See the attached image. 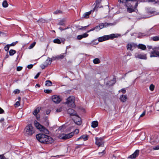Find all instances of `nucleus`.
I'll use <instances>...</instances> for the list:
<instances>
[{"mask_svg": "<svg viewBox=\"0 0 159 159\" xmlns=\"http://www.w3.org/2000/svg\"><path fill=\"white\" fill-rule=\"evenodd\" d=\"M105 149L106 148H104L102 151H100L98 153V154L99 157H102L106 153Z\"/></svg>", "mask_w": 159, "mask_h": 159, "instance_id": "19", "label": "nucleus"}, {"mask_svg": "<svg viewBox=\"0 0 159 159\" xmlns=\"http://www.w3.org/2000/svg\"><path fill=\"white\" fill-rule=\"evenodd\" d=\"M24 134L28 136H31L35 132V130L31 124L27 125L25 129Z\"/></svg>", "mask_w": 159, "mask_h": 159, "instance_id": "2", "label": "nucleus"}, {"mask_svg": "<svg viewBox=\"0 0 159 159\" xmlns=\"http://www.w3.org/2000/svg\"><path fill=\"white\" fill-rule=\"evenodd\" d=\"M120 91H121L123 93H125L126 92V91L124 89H122Z\"/></svg>", "mask_w": 159, "mask_h": 159, "instance_id": "60", "label": "nucleus"}, {"mask_svg": "<svg viewBox=\"0 0 159 159\" xmlns=\"http://www.w3.org/2000/svg\"><path fill=\"white\" fill-rule=\"evenodd\" d=\"M20 105V103L19 102H18V101L16 103V104H15V106H16V107H18V106H19Z\"/></svg>", "mask_w": 159, "mask_h": 159, "instance_id": "56", "label": "nucleus"}, {"mask_svg": "<svg viewBox=\"0 0 159 159\" xmlns=\"http://www.w3.org/2000/svg\"><path fill=\"white\" fill-rule=\"evenodd\" d=\"M135 57L136 58H139L142 59H147V57L145 55H143L142 54H136L135 55Z\"/></svg>", "mask_w": 159, "mask_h": 159, "instance_id": "14", "label": "nucleus"}, {"mask_svg": "<svg viewBox=\"0 0 159 159\" xmlns=\"http://www.w3.org/2000/svg\"><path fill=\"white\" fill-rule=\"evenodd\" d=\"M138 48H140L143 50H144L146 49V46L145 45L143 44H139Z\"/></svg>", "mask_w": 159, "mask_h": 159, "instance_id": "26", "label": "nucleus"}, {"mask_svg": "<svg viewBox=\"0 0 159 159\" xmlns=\"http://www.w3.org/2000/svg\"><path fill=\"white\" fill-rule=\"evenodd\" d=\"M4 112V111L0 107V114L3 113Z\"/></svg>", "mask_w": 159, "mask_h": 159, "instance_id": "59", "label": "nucleus"}, {"mask_svg": "<svg viewBox=\"0 0 159 159\" xmlns=\"http://www.w3.org/2000/svg\"><path fill=\"white\" fill-rule=\"evenodd\" d=\"M152 39L154 41H157L159 40V36H155L152 38Z\"/></svg>", "mask_w": 159, "mask_h": 159, "instance_id": "34", "label": "nucleus"}, {"mask_svg": "<svg viewBox=\"0 0 159 159\" xmlns=\"http://www.w3.org/2000/svg\"><path fill=\"white\" fill-rule=\"evenodd\" d=\"M89 136L87 135H82L79 138L77 139V140H78L80 139H83L84 141H86L88 139Z\"/></svg>", "mask_w": 159, "mask_h": 159, "instance_id": "18", "label": "nucleus"}, {"mask_svg": "<svg viewBox=\"0 0 159 159\" xmlns=\"http://www.w3.org/2000/svg\"><path fill=\"white\" fill-rule=\"evenodd\" d=\"M17 43V41H16L15 42L9 45V46H14L16 45Z\"/></svg>", "mask_w": 159, "mask_h": 159, "instance_id": "47", "label": "nucleus"}, {"mask_svg": "<svg viewBox=\"0 0 159 159\" xmlns=\"http://www.w3.org/2000/svg\"><path fill=\"white\" fill-rule=\"evenodd\" d=\"M35 126L38 129H39L40 130L42 128L40 126V125H40L39 123H38L37 121H35Z\"/></svg>", "mask_w": 159, "mask_h": 159, "instance_id": "28", "label": "nucleus"}, {"mask_svg": "<svg viewBox=\"0 0 159 159\" xmlns=\"http://www.w3.org/2000/svg\"><path fill=\"white\" fill-rule=\"evenodd\" d=\"M40 126L42 127L41 129L40 130V131H42L43 132V133L46 134H49V131L47 129H46L44 126L42 125H40Z\"/></svg>", "mask_w": 159, "mask_h": 159, "instance_id": "17", "label": "nucleus"}, {"mask_svg": "<svg viewBox=\"0 0 159 159\" xmlns=\"http://www.w3.org/2000/svg\"><path fill=\"white\" fill-rule=\"evenodd\" d=\"M95 140V144L98 147H102L104 146V142L102 138H98L96 137Z\"/></svg>", "mask_w": 159, "mask_h": 159, "instance_id": "7", "label": "nucleus"}, {"mask_svg": "<svg viewBox=\"0 0 159 159\" xmlns=\"http://www.w3.org/2000/svg\"><path fill=\"white\" fill-rule=\"evenodd\" d=\"M120 99L122 102H126L128 99L127 96L125 95H122L120 96Z\"/></svg>", "mask_w": 159, "mask_h": 159, "instance_id": "15", "label": "nucleus"}, {"mask_svg": "<svg viewBox=\"0 0 159 159\" xmlns=\"http://www.w3.org/2000/svg\"><path fill=\"white\" fill-rule=\"evenodd\" d=\"M139 151L138 150H136L133 154L129 156L128 158L131 159L135 158L139 155Z\"/></svg>", "mask_w": 159, "mask_h": 159, "instance_id": "11", "label": "nucleus"}, {"mask_svg": "<svg viewBox=\"0 0 159 159\" xmlns=\"http://www.w3.org/2000/svg\"><path fill=\"white\" fill-rule=\"evenodd\" d=\"M83 38L82 36L81 35H79L77 37V39H78L80 40Z\"/></svg>", "mask_w": 159, "mask_h": 159, "instance_id": "48", "label": "nucleus"}, {"mask_svg": "<svg viewBox=\"0 0 159 159\" xmlns=\"http://www.w3.org/2000/svg\"><path fill=\"white\" fill-rule=\"evenodd\" d=\"M98 27H99V29H100V30L104 28V27L103 23H101V24H99L98 25Z\"/></svg>", "mask_w": 159, "mask_h": 159, "instance_id": "41", "label": "nucleus"}, {"mask_svg": "<svg viewBox=\"0 0 159 159\" xmlns=\"http://www.w3.org/2000/svg\"><path fill=\"white\" fill-rule=\"evenodd\" d=\"M65 22L64 20H61L59 22L58 24L60 25H63L64 24V22Z\"/></svg>", "mask_w": 159, "mask_h": 159, "instance_id": "36", "label": "nucleus"}, {"mask_svg": "<svg viewBox=\"0 0 159 159\" xmlns=\"http://www.w3.org/2000/svg\"><path fill=\"white\" fill-rule=\"evenodd\" d=\"M74 133V134L75 133L76 134H78L79 132V129H76L74 131V132H73Z\"/></svg>", "mask_w": 159, "mask_h": 159, "instance_id": "50", "label": "nucleus"}, {"mask_svg": "<svg viewBox=\"0 0 159 159\" xmlns=\"http://www.w3.org/2000/svg\"><path fill=\"white\" fill-rule=\"evenodd\" d=\"M127 1H131L130 4L131 6H128L129 3L128 2H127V6L128 7L127 8V11L129 13H131L134 11V10L133 9V5L134 4V2H133L132 0H128Z\"/></svg>", "mask_w": 159, "mask_h": 159, "instance_id": "8", "label": "nucleus"}, {"mask_svg": "<svg viewBox=\"0 0 159 159\" xmlns=\"http://www.w3.org/2000/svg\"><path fill=\"white\" fill-rule=\"evenodd\" d=\"M9 54L10 56H12L16 53V51L14 50H10L9 52Z\"/></svg>", "mask_w": 159, "mask_h": 159, "instance_id": "31", "label": "nucleus"}, {"mask_svg": "<svg viewBox=\"0 0 159 159\" xmlns=\"http://www.w3.org/2000/svg\"><path fill=\"white\" fill-rule=\"evenodd\" d=\"M135 45L134 43H129L127 44V50H132V48L133 47H134Z\"/></svg>", "mask_w": 159, "mask_h": 159, "instance_id": "22", "label": "nucleus"}, {"mask_svg": "<svg viewBox=\"0 0 159 159\" xmlns=\"http://www.w3.org/2000/svg\"><path fill=\"white\" fill-rule=\"evenodd\" d=\"M53 41V42L55 43L60 44L61 43L60 40L58 39H54Z\"/></svg>", "mask_w": 159, "mask_h": 159, "instance_id": "35", "label": "nucleus"}, {"mask_svg": "<svg viewBox=\"0 0 159 159\" xmlns=\"http://www.w3.org/2000/svg\"><path fill=\"white\" fill-rule=\"evenodd\" d=\"M51 63V60L50 58L48 57V59L46 60L44 64H45V65L47 66L48 65L50 64Z\"/></svg>", "mask_w": 159, "mask_h": 159, "instance_id": "23", "label": "nucleus"}, {"mask_svg": "<svg viewBox=\"0 0 159 159\" xmlns=\"http://www.w3.org/2000/svg\"><path fill=\"white\" fill-rule=\"evenodd\" d=\"M154 150H157L159 149V146H157L153 148Z\"/></svg>", "mask_w": 159, "mask_h": 159, "instance_id": "51", "label": "nucleus"}, {"mask_svg": "<svg viewBox=\"0 0 159 159\" xmlns=\"http://www.w3.org/2000/svg\"><path fill=\"white\" fill-rule=\"evenodd\" d=\"M117 37V35L112 34L110 35H104L103 36L100 37L98 38V40L99 42H102L109 39H112Z\"/></svg>", "mask_w": 159, "mask_h": 159, "instance_id": "3", "label": "nucleus"}, {"mask_svg": "<svg viewBox=\"0 0 159 159\" xmlns=\"http://www.w3.org/2000/svg\"><path fill=\"white\" fill-rule=\"evenodd\" d=\"M33 65L32 64H30L28 65L27 66V68L28 69H31L33 67Z\"/></svg>", "mask_w": 159, "mask_h": 159, "instance_id": "53", "label": "nucleus"}, {"mask_svg": "<svg viewBox=\"0 0 159 159\" xmlns=\"http://www.w3.org/2000/svg\"><path fill=\"white\" fill-rule=\"evenodd\" d=\"M52 101L56 103H59L61 100V98L59 96L56 95L52 96Z\"/></svg>", "mask_w": 159, "mask_h": 159, "instance_id": "9", "label": "nucleus"}, {"mask_svg": "<svg viewBox=\"0 0 159 159\" xmlns=\"http://www.w3.org/2000/svg\"><path fill=\"white\" fill-rule=\"evenodd\" d=\"M51 60V62L54 60H57V56L55 57H52V58H50Z\"/></svg>", "mask_w": 159, "mask_h": 159, "instance_id": "42", "label": "nucleus"}, {"mask_svg": "<svg viewBox=\"0 0 159 159\" xmlns=\"http://www.w3.org/2000/svg\"><path fill=\"white\" fill-rule=\"evenodd\" d=\"M61 13V11L60 10H57L53 12L54 14H57L58 13Z\"/></svg>", "mask_w": 159, "mask_h": 159, "instance_id": "45", "label": "nucleus"}, {"mask_svg": "<svg viewBox=\"0 0 159 159\" xmlns=\"http://www.w3.org/2000/svg\"><path fill=\"white\" fill-rule=\"evenodd\" d=\"M37 139L42 143H51L53 141L51 137L43 134H39L36 135Z\"/></svg>", "mask_w": 159, "mask_h": 159, "instance_id": "1", "label": "nucleus"}, {"mask_svg": "<svg viewBox=\"0 0 159 159\" xmlns=\"http://www.w3.org/2000/svg\"><path fill=\"white\" fill-rule=\"evenodd\" d=\"M104 27H106L108 26L109 25H113V24L111 23H103Z\"/></svg>", "mask_w": 159, "mask_h": 159, "instance_id": "33", "label": "nucleus"}, {"mask_svg": "<svg viewBox=\"0 0 159 159\" xmlns=\"http://www.w3.org/2000/svg\"><path fill=\"white\" fill-rule=\"evenodd\" d=\"M145 113H146L145 111H144L142 113V114H141L140 115V117H142L144 116L145 115Z\"/></svg>", "mask_w": 159, "mask_h": 159, "instance_id": "57", "label": "nucleus"}, {"mask_svg": "<svg viewBox=\"0 0 159 159\" xmlns=\"http://www.w3.org/2000/svg\"><path fill=\"white\" fill-rule=\"evenodd\" d=\"M66 55V52L62 53L60 55L57 56V60L61 59L64 58Z\"/></svg>", "mask_w": 159, "mask_h": 159, "instance_id": "20", "label": "nucleus"}, {"mask_svg": "<svg viewBox=\"0 0 159 159\" xmlns=\"http://www.w3.org/2000/svg\"><path fill=\"white\" fill-rule=\"evenodd\" d=\"M73 120L74 122L78 125H80L81 123V119L77 114L75 116V118Z\"/></svg>", "mask_w": 159, "mask_h": 159, "instance_id": "10", "label": "nucleus"}, {"mask_svg": "<svg viewBox=\"0 0 159 159\" xmlns=\"http://www.w3.org/2000/svg\"><path fill=\"white\" fill-rule=\"evenodd\" d=\"M74 134V133L73 132L67 134H63L59 136V138L60 139L66 140L71 138Z\"/></svg>", "mask_w": 159, "mask_h": 159, "instance_id": "5", "label": "nucleus"}, {"mask_svg": "<svg viewBox=\"0 0 159 159\" xmlns=\"http://www.w3.org/2000/svg\"><path fill=\"white\" fill-rule=\"evenodd\" d=\"M45 85L47 86H51L52 85V83L50 80H47L46 81Z\"/></svg>", "mask_w": 159, "mask_h": 159, "instance_id": "30", "label": "nucleus"}, {"mask_svg": "<svg viewBox=\"0 0 159 159\" xmlns=\"http://www.w3.org/2000/svg\"><path fill=\"white\" fill-rule=\"evenodd\" d=\"M81 145H78L77 146H76L75 148L76 149H77L78 148H80L81 147Z\"/></svg>", "mask_w": 159, "mask_h": 159, "instance_id": "62", "label": "nucleus"}, {"mask_svg": "<svg viewBox=\"0 0 159 159\" xmlns=\"http://www.w3.org/2000/svg\"><path fill=\"white\" fill-rule=\"evenodd\" d=\"M102 0H96L95 3H96V5L93 8V12L97 8L99 7V5L101 3Z\"/></svg>", "mask_w": 159, "mask_h": 159, "instance_id": "16", "label": "nucleus"}, {"mask_svg": "<svg viewBox=\"0 0 159 159\" xmlns=\"http://www.w3.org/2000/svg\"><path fill=\"white\" fill-rule=\"evenodd\" d=\"M36 44V42H34L32 43H31L30 45L28 47V48L29 49H31L32 48H33L34 46H35V44Z\"/></svg>", "mask_w": 159, "mask_h": 159, "instance_id": "32", "label": "nucleus"}, {"mask_svg": "<svg viewBox=\"0 0 159 159\" xmlns=\"http://www.w3.org/2000/svg\"><path fill=\"white\" fill-rule=\"evenodd\" d=\"M75 98L74 96H70L67 99V101L65 103L68 106L73 107H75Z\"/></svg>", "mask_w": 159, "mask_h": 159, "instance_id": "4", "label": "nucleus"}, {"mask_svg": "<svg viewBox=\"0 0 159 159\" xmlns=\"http://www.w3.org/2000/svg\"><path fill=\"white\" fill-rule=\"evenodd\" d=\"M4 121V119L2 118L0 120V122H2Z\"/></svg>", "mask_w": 159, "mask_h": 159, "instance_id": "63", "label": "nucleus"}, {"mask_svg": "<svg viewBox=\"0 0 159 159\" xmlns=\"http://www.w3.org/2000/svg\"><path fill=\"white\" fill-rule=\"evenodd\" d=\"M2 5L3 7L6 8L8 6V4L6 0H4L2 2Z\"/></svg>", "mask_w": 159, "mask_h": 159, "instance_id": "29", "label": "nucleus"}, {"mask_svg": "<svg viewBox=\"0 0 159 159\" xmlns=\"http://www.w3.org/2000/svg\"><path fill=\"white\" fill-rule=\"evenodd\" d=\"M62 111V109L61 107L57 109L56 110V112H60Z\"/></svg>", "mask_w": 159, "mask_h": 159, "instance_id": "49", "label": "nucleus"}, {"mask_svg": "<svg viewBox=\"0 0 159 159\" xmlns=\"http://www.w3.org/2000/svg\"><path fill=\"white\" fill-rule=\"evenodd\" d=\"M0 159H6L3 155H0Z\"/></svg>", "mask_w": 159, "mask_h": 159, "instance_id": "54", "label": "nucleus"}, {"mask_svg": "<svg viewBox=\"0 0 159 159\" xmlns=\"http://www.w3.org/2000/svg\"><path fill=\"white\" fill-rule=\"evenodd\" d=\"M98 122L97 121H93L92 123L91 126L93 128H95L98 126Z\"/></svg>", "mask_w": 159, "mask_h": 159, "instance_id": "25", "label": "nucleus"}, {"mask_svg": "<svg viewBox=\"0 0 159 159\" xmlns=\"http://www.w3.org/2000/svg\"><path fill=\"white\" fill-rule=\"evenodd\" d=\"M95 30H96L97 31H98L100 30L99 29V27H98V25L96 27H94Z\"/></svg>", "mask_w": 159, "mask_h": 159, "instance_id": "58", "label": "nucleus"}, {"mask_svg": "<svg viewBox=\"0 0 159 159\" xmlns=\"http://www.w3.org/2000/svg\"><path fill=\"white\" fill-rule=\"evenodd\" d=\"M93 62L94 64H97L99 63L100 62V61L99 59L98 58H96L93 60Z\"/></svg>", "mask_w": 159, "mask_h": 159, "instance_id": "27", "label": "nucleus"}, {"mask_svg": "<svg viewBox=\"0 0 159 159\" xmlns=\"http://www.w3.org/2000/svg\"><path fill=\"white\" fill-rule=\"evenodd\" d=\"M149 88H150V89L151 91H152L154 89V86L153 84H151L150 85V86Z\"/></svg>", "mask_w": 159, "mask_h": 159, "instance_id": "37", "label": "nucleus"}, {"mask_svg": "<svg viewBox=\"0 0 159 159\" xmlns=\"http://www.w3.org/2000/svg\"><path fill=\"white\" fill-rule=\"evenodd\" d=\"M41 108L37 107L33 111V113L34 115L36 116L37 114L40 111Z\"/></svg>", "mask_w": 159, "mask_h": 159, "instance_id": "24", "label": "nucleus"}, {"mask_svg": "<svg viewBox=\"0 0 159 159\" xmlns=\"http://www.w3.org/2000/svg\"><path fill=\"white\" fill-rule=\"evenodd\" d=\"M153 50L151 52L150 57H159V47L154 48H153Z\"/></svg>", "mask_w": 159, "mask_h": 159, "instance_id": "6", "label": "nucleus"}, {"mask_svg": "<svg viewBox=\"0 0 159 159\" xmlns=\"http://www.w3.org/2000/svg\"><path fill=\"white\" fill-rule=\"evenodd\" d=\"M67 112L70 116H75L77 114L76 112L71 108H69L67 110Z\"/></svg>", "mask_w": 159, "mask_h": 159, "instance_id": "13", "label": "nucleus"}, {"mask_svg": "<svg viewBox=\"0 0 159 159\" xmlns=\"http://www.w3.org/2000/svg\"><path fill=\"white\" fill-rule=\"evenodd\" d=\"M20 93V90L18 89H16L13 91V93L15 94H16L17 93Z\"/></svg>", "mask_w": 159, "mask_h": 159, "instance_id": "44", "label": "nucleus"}, {"mask_svg": "<svg viewBox=\"0 0 159 159\" xmlns=\"http://www.w3.org/2000/svg\"><path fill=\"white\" fill-rule=\"evenodd\" d=\"M41 67L42 69H44L47 66L45 65V64H43V65H42L41 66Z\"/></svg>", "mask_w": 159, "mask_h": 159, "instance_id": "55", "label": "nucleus"}, {"mask_svg": "<svg viewBox=\"0 0 159 159\" xmlns=\"http://www.w3.org/2000/svg\"><path fill=\"white\" fill-rule=\"evenodd\" d=\"M40 74V72L38 73V74L36 75L34 77V78L35 79H37L39 76Z\"/></svg>", "mask_w": 159, "mask_h": 159, "instance_id": "52", "label": "nucleus"}, {"mask_svg": "<svg viewBox=\"0 0 159 159\" xmlns=\"http://www.w3.org/2000/svg\"><path fill=\"white\" fill-rule=\"evenodd\" d=\"M9 45L7 44L4 47L5 50L6 51H8L9 49Z\"/></svg>", "mask_w": 159, "mask_h": 159, "instance_id": "39", "label": "nucleus"}, {"mask_svg": "<svg viewBox=\"0 0 159 159\" xmlns=\"http://www.w3.org/2000/svg\"><path fill=\"white\" fill-rule=\"evenodd\" d=\"M95 30V28H94H94H92V29H91V30H89L87 32L88 33V32H90V31H93V30Z\"/></svg>", "mask_w": 159, "mask_h": 159, "instance_id": "61", "label": "nucleus"}, {"mask_svg": "<svg viewBox=\"0 0 159 159\" xmlns=\"http://www.w3.org/2000/svg\"><path fill=\"white\" fill-rule=\"evenodd\" d=\"M139 151L138 150H136L133 154L129 156L128 158L131 159L135 158L139 155Z\"/></svg>", "mask_w": 159, "mask_h": 159, "instance_id": "12", "label": "nucleus"}, {"mask_svg": "<svg viewBox=\"0 0 159 159\" xmlns=\"http://www.w3.org/2000/svg\"><path fill=\"white\" fill-rule=\"evenodd\" d=\"M22 69V67L21 66H18L17 67L16 70L18 71H20Z\"/></svg>", "mask_w": 159, "mask_h": 159, "instance_id": "46", "label": "nucleus"}, {"mask_svg": "<svg viewBox=\"0 0 159 159\" xmlns=\"http://www.w3.org/2000/svg\"><path fill=\"white\" fill-rule=\"evenodd\" d=\"M44 92L46 93H49L52 92V90L49 89H45L44 90Z\"/></svg>", "mask_w": 159, "mask_h": 159, "instance_id": "40", "label": "nucleus"}, {"mask_svg": "<svg viewBox=\"0 0 159 159\" xmlns=\"http://www.w3.org/2000/svg\"><path fill=\"white\" fill-rule=\"evenodd\" d=\"M38 22L39 23H44L45 22V20L42 18L39 19Z\"/></svg>", "mask_w": 159, "mask_h": 159, "instance_id": "38", "label": "nucleus"}, {"mask_svg": "<svg viewBox=\"0 0 159 159\" xmlns=\"http://www.w3.org/2000/svg\"><path fill=\"white\" fill-rule=\"evenodd\" d=\"M116 159V157L114 155H113L112 157V159Z\"/></svg>", "mask_w": 159, "mask_h": 159, "instance_id": "64", "label": "nucleus"}, {"mask_svg": "<svg viewBox=\"0 0 159 159\" xmlns=\"http://www.w3.org/2000/svg\"><path fill=\"white\" fill-rule=\"evenodd\" d=\"M92 11H93L91 10L88 12L85 13L83 15L82 17L85 18H88L89 17V15L91 14Z\"/></svg>", "mask_w": 159, "mask_h": 159, "instance_id": "21", "label": "nucleus"}, {"mask_svg": "<svg viewBox=\"0 0 159 159\" xmlns=\"http://www.w3.org/2000/svg\"><path fill=\"white\" fill-rule=\"evenodd\" d=\"M83 38H85L88 36L89 34L86 33H84L83 34L81 35Z\"/></svg>", "mask_w": 159, "mask_h": 159, "instance_id": "43", "label": "nucleus"}]
</instances>
